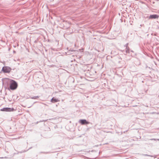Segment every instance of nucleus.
Instances as JSON below:
<instances>
[{"label":"nucleus","instance_id":"f257e3e1","mask_svg":"<svg viewBox=\"0 0 159 159\" xmlns=\"http://www.w3.org/2000/svg\"><path fill=\"white\" fill-rule=\"evenodd\" d=\"M7 82L10 84V88L11 89L14 90L17 88V84L15 81L8 79Z\"/></svg>","mask_w":159,"mask_h":159},{"label":"nucleus","instance_id":"f03ea898","mask_svg":"<svg viewBox=\"0 0 159 159\" xmlns=\"http://www.w3.org/2000/svg\"><path fill=\"white\" fill-rule=\"evenodd\" d=\"M2 70L5 73H9L11 70V68L9 67L5 66L2 67Z\"/></svg>","mask_w":159,"mask_h":159},{"label":"nucleus","instance_id":"7ed1b4c3","mask_svg":"<svg viewBox=\"0 0 159 159\" xmlns=\"http://www.w3.org/2000/svg\"><path fill=\"white\" fill-rule=\"evenodd\" d=\"M1 110L5 111H14V109L13 108L6 107L2 109Z\"/></svg>","mask_w":159,"mask_h":159},{"label":"nucleus","instance_id":"20e7f679","mask_svg":"<svg viewBox=\"0 0 159 159\" xmlns=\"http://www.w3.org/2000/svg\"><path fill=\"white\" fill-rule=\"evenodd\" d=\"M79 122L82 125L88 124L89 123V122L87 121L86 120L84 119L80 120Z\"/></svg>","mask_w":159,"mask_h":159},{"label":"nucleus","instance_id":"39448f33","mask_svg":"<svg viewBox=\"0 0 159 159\" xmlns=\"http://www.w3.org/2000/svg\"><path fill=\"white\" fill-rule=\"evenodd\" d=\"M59 101L60 100L58 98H57L54 97H53L51 100V102L53 103Z\"/></svg>","mask_w":159,"mask_h":159},{"label":"nucleus","instance_id":"423d86ee","mask_svg":"<svg viewBox=\"0 0 159 159\" xmlns=\"http://www.w3.org/2000/svg\"><path fill=\"white\" fill-rule=\"evenodd\" d=\"M159 17V16L157 15H151L149 16V18L150 19H156L157 18Z\"/></svg>","mask_w":159,"mask_h":159},{"label":"nucleus","instance_id":"0eeeda50","mask_svg":"<svg viewBox=\"0 0 159 159\" xmlns=\"http://www.w3.org/2000/svg\"><path fill=\"white\" fill-rule=\"evenodd\" d=\"M129 47L127 46V47L126 48L125 51L126 53H129Z\"/></svg>","mask_w":159,"mask_h":159},{"label":"nucleus","instance_id":"6e6552de","mask_svg":"<svg viewBox=\"0 0 159 159\" xmlns=\"http://www.w3.org/2000/svg\"><path fill=\"white\" fill-rule=\"evenodd\" d=\"M39 98V96H35L32 97L31 98L32 99H36Z\"/></svg>","mask_w":159,"mask_h":159},{"label":"nucleus","instance_id":"1a4fd4ad","mask_svg":"<svg viewBox=\"0 0 159 159\" xmlns=\"http://www.w3.org/2000/svg\"><path fill=\"white\" fill-rule=\"evenodd\" d=\"M150 140H155V141H156V140H157L159 141V139H151Z\"/></svg>","mask_w":159,"mask_h":159},{"label":"nucleus","instance_id":"9d476101","mask_svg":"<svg viewBox=\"0 0 159 159\" xmlns=\"http://www.w3.org/2000/svg\"><path fill=\"white\" fill-rule=\"evenodd\" d=\"M128 43H127V44H125V46H126V47H127V46H128Z\"/></svg>","mask_w":159,"mask_h":159},{"label":"nucleus","instance_id":"9b49d317","mask_svg":"<svg viewBox=\"0 0 159 159\" xmlns=\"http://www.w3.org/2000/svg\"><path fill=\"white\" fill-rule=\"evenodd\" d=\"M43 153H45V154H47V153H49V152H43Z\"/></svg>","mask_w":159,"mask_h":159},{"label":"nucleus","instance_id":"f8f14e48","mask_svg":"<svg viewBox=\"0 0 159 159\" xmlns=\"http://www.w3.org/2000/svg\"><path fill=\"white\" fill-rule=\"evenodd\" d=\"M144 155H145V156H149L148 155H147V154H145Z\"/></svg>","mask_w":159,"mask_h":159}]
</instances>
